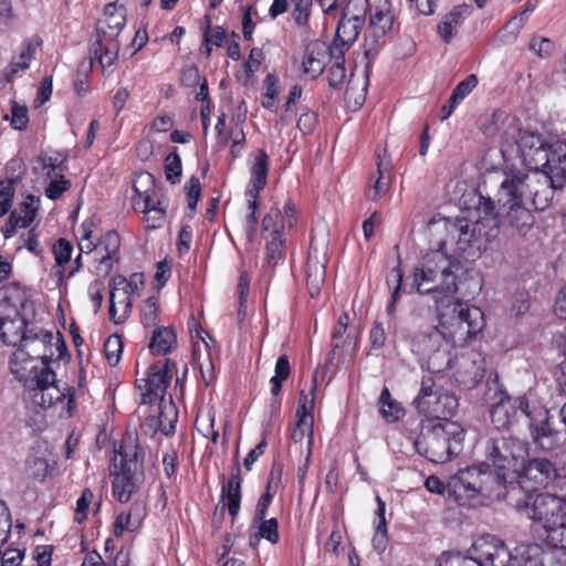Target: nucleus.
Masks as SVG:
<instances>
[{
  "label": "nucleus",
  "instance_id": "f257e3e1",
  "mask_svg": "<svg viewBox=\"0 0 566 566\" xmlns=\"http://www.w3.org/2000/svg\"><path fill=\"white\" fill-rule=\"evenodd\" d=\"M528 458V443L514 437H496L486 446V462L469 465L453 479V489L464 484L471 494L483 500H502L509 484L518 481L523 461Z\"/></svg>",
  "mask_w": 566,
  "mask_h": 566
},
{
  "label": "nucleus",
  "instance_id": "f03ea898",
  "mask_svg": "<svg viewBox=\"0 0 566 566\" xmlns=\"http://www.w3.org/2000/svg\"><path fill=\"white\" fill-rule=\"evenodd\" d=\"M36 357L17 349L10 358V370L25 391V401L34 410L52 409L60 418H71L76 409V390L56 379L50 366L36 365Z\"/></svg>",
  "mask_w": 566,
  "mask_h": 566
},
{
  "label": "nucleus",
  "instance_id": "7ed1b4c3",
  "mask_svg": "<svg viewBox=\"0 0 566 566\" xmlns=\"http://www.w3.org/2000/svg\"><path fill=\"white\" fill-rule=\"evenodd\" d=\"M484 326V314L480 307L457 301L450 313L439 315V326H429L411 337V350L429 356L438 350L442 338L453 347L463 346L481 333Z\"/></svg>",
  "mask_w": 566,
  "mask_h": 566
},
{
  "label": "nucleus",
  "instance_id": "20e7f679",
  "mask_svg": "<svg viewBox=\"0 0 566 566\" xmlns=\"http://www.w3.org/2000/svg\"><path fill=\"white\" fill-rule=\"evenodd\" d=\"M492 211L493 200L480 196L475 208L476 219L457 218L448 229L444 240L447 245H454V252L467 260L479 258L482 251L488 249V244L497 237V221Z\"/></svg>",
  "mask_w": 566,
  "mask_h": 566
},
{
  "label": "nucleus",
  "instance_id": "39448f33",
  "mask_svg": "<svg viewBox=\"0 0 566 566\" xmlns=\"http://www.w3.org/2000/svg\"><path fill=\"white\" fill-rule=\"evenodd\" d=\"M462 264L447 253V241L439 249L428 252L418 268L413 271V284L420 294H441L436 296L437 302L443 297L453 296L460 289L459 272Z\"/></svg>",
  "mask_w": 566,
  "mask_h": 566
},
{
  "label": "nucleus",
  "instance_id": "423d86ee",
  "mask_svg": "<svg viewBox=\"0 0 566 566\" xmlns=\"http://www.w3.org/2000/svg\"><path fill=\"white\" fill-rule=\"evenodd\" d=\"M516 510L532 521L531 534L539 546H546L566 522V497L548 492H526Z\"/></svg>",
  "mask_w": 566,
  "mask_h": 566
},
{
  "label": "nucleus",
  "instance_id": "0eeeda50",
  "mask_svg": "<svg viewBox=\"0 0 566 566\" xmlns=\"http://www.w3.org/2000/svg\"><path fill=\"white\" fill-rule=\"evenodd\" d=\"M94 221L85 220L78 229L80 253L72 261L69 271H65V280L73 277L83 268L82 254L94 253L91 273L99 279L111 274L114 265L120 261V237L116 230L103 232L96 240L93 237Z\"/></svg>",
  "mask_w": 566,
  "mask_h": 566
},
{
  "label": "nucleus",
  "instance_id": "6e6552de",
  "mask_svg": "<svg viewBox=\"0 0 566 566\" xmlns=\"http://www.w3.org/2000/svg\"><path fill=\"white\" fill-rule=\"evenodd\" d=\"M525 178L521 176L506 177L497 193L499 208L493 202L492 216L497 221L496 230L500 228L511 229L518 235L525 237L533 228L535 218L532 211L524 207L521 186Z\"/></svg>",
  "mask_w": 566,
  "mask_h": 566
},
{
  "label": "nucleus",
  "instance_id": "1a4fd4ad",
  "mask_svg": "<svg viewBox=\"0 0 566 566\" xmlns=\"http://www.w3.org/2000/svg\"><path fill=\"white\" fill-rule=\"evenodd\" d=\"M464 429L454 421L438 422L415 441L416 450L430 462L446 463L463 449Z\"/></svg>",
  "mask_w": 566,
  "mask_h": 566
},
{
  "label": "nucleus",
  "instance_id": "9d476101",
  "mask_svg": "<svg viewBox=\"0 0 566 566\" xmlns=\"http://www.w3.org/2000/svg\"><path fill=\"white\" fill-rule=\"evenodd\" d=\"M520 147L523 161L534 178L555 168L566 171V138L547 144L539 134L528 133L522 136Z\"/></svg>",
  "mask_w": 566,
  "mask_h": 566
},
{
  "label": "nucleus",
  "instance_id": "9b49d317",
  "mask_svg": "<svg viewBox=\"0 0 566 566\" xmlns=\"http://www.w3.org/2000/svg\"><path fill=\"white\" fill-rule=\"evenodd\" d=\"M418 413L428 419L450 421L459 407L458 398L438 386L432 375H424L412 401Z\"/></svg>",
  "mask_w": 566,
  "mask_h": 566
},
{
  "label": "nucleus",
  "instance_id": "f8f14e48",
  "mask_svg": "<svg viewBox=\"0 0 566 566\" xmlns=\"http://www.w3.org/2000/svg\"><path fill=\"white\" fill-rule=\"evenodd\" d=\"M175 375H177V363L170 358H161L150 364L145 376L135 381L140 403L153 407L164 401Z\"/></svg>",
  "mask_w": 566,
  "mask_h": 566
},
{
  "label": "nucleus",
  "instance_id": "ddd939ff",
  "mask_svg": "<svg viewBox=\"0 0 566 566\" xmlns=\"http://www.w3.org/2000/svg\"><path fill=\"white\" fill-rule=\"evenodd\" d=\"M555 169L547 170L546 174H541L536 178L521 172L515 175L525 178L521 186L522 196L524 195V188H526L530 196H532V202L536 210H545L552 202L554 192L566 187V171H563L562 168Z\"/></svg>",
  "mask_w": 566,
  "mask_h": 566
},
{
  "label": "nucleus",
  "instance_id": "4468645a",
  "mask_svg": "<svg viewBox=\"0 0 566 566\" xmlns=\"http://www.w3.org/2000/svg\"><path fill=\"white\" fill-rule=\"evenodd\" d=\"M395 15L389 3L376 7L370 11L369 23L364 36V55L367 66L376 59L386 43V35L394 27Z\"/></svg>",
  "mask_w": 566,
  "mask_h": 566
},
{
  "label": "nucleus",
  "instance_id": "2eb2a0df",
  "mask_svg": "<svg viewBox=\"0 0 566 566\" xmlns=\"http://www.w3.org/2000/svg\"><path fill=\"white\" fill-rule=\"evenodd\" d=\"M54 336L52 332L45 331L39 326H31L27 329V336L19 349L25 350L31 357H36L42 365L50 366L55 357H60L62 352L66 349L62 338H57L53 343Z\"/></svg>",
  "mask_w": 566,
  "mask_h": 566
},
{
  "label": "nucleus",
  "instance_id": "dca6fc26",
  "mask_svg": "<svg viewBox=\"0 0 566 566\" xmlns=\"http://www.w3.org/2000/svg\"><path fill=\"white\" fill-rule=\"evenodd\" d=\"M520 484H531L534 488H557L562 475L555 463L546 458H532L523 461V468L518 472Z\"/></svg>",
  "mask_w": 566,
  "mask_h": 566
},
{
  "label": "nucleus",
  "instance_id": "f3484780",
  "mask_svg": "<svg viewBox=\"0 0 566 566\" xmlns=\"http://www.w3.org/2000/svg\"><path fill=\"white\" fill-rule=\"evenodd\" d=\"M467 554L482 566H507L511 560V551L505 543L491 534L478 537Z\"/></svg>",
  "mask_w": 566,
  "mask_h": 566
},
{
  "label": "nucleus",
  "instance_id": "a211bd4d",
  "mask_svg": "<svg viewBox=\"0 0 566 566\" xmlns=\"http://www.w3.org/2000/svg\"><path fill=\"white\" fill-rule=\"evenodd\" d=\"M452 368V379L461 390L476 387L485 375V361L481 353L471 350L455 357Z\"/></svg>",
  "mask_w": 566,
  "mask_h": 566
},
{
  "label": "nucleus",
  "instance_id": "6ab92c4d",
  "mask_svg": "<svg viewBox=\"0 0 566 566\" xmlns=\"http://www.w3.org/2000/svg\"><path fill=\"white\" fill-rule=\"evenodd\" d=\"M528 420L531 438L534 444L545 452H552L562 446L563 434L549 423L548 410L533 403Z\"/></svg>",
  "mask_w": 566,
  "mask_h": 566
},
{
  "label": "nucleus",
  "instance_id": "aec40b11",
  "mask_svg": "<svg viewBox=\"0 0 566 566\" xmlns=\"http://www.w3.org/2000/svg\"><path fill=\"white\" fill-rule=\"evenodd\" d=\"M533 405L526 396L506 397L491 409V422L497 430H507L517 422L520 416L532 417Z\"/></svg>",
  "mask_w": 566,
  "mask_h": 566
},
{
  "label": "nucleus",
  "instance_id": "412c9836",
  "mask_svg": "<svg viewBox=\"0 0 566 566\" xmlns=\"http://www.w3.org/2000/svg\"><path fill=\"white\" fill-rule=\"evenodd\" d=\"M34 303L27 286L10 282L0 287V315L33 314Z\"/></svg>",
  "mask_w": 566,
  "mask_h": 566
},
{
  "label": "nucleus",
  "instance_id": "4be33fe9",
  "mask_svg": "<svg viewBox=\"0 0 566 566\" xmlns=\"http://www.w3.org/2000/svg\"><path fill=\"white\" fill-rule=\"evenodd\" d=\"M129 284L126 276L117 274L109 282V308L111 321L116 324H123L129 317L133 310L134 293L127 290Z\"/></svg>",
  "mask_w": 566,
  "mask_h": 566
},
{
  "label": "nucleus",
  "instance_id": "5701e85b",
  "mask_svg": "<svg viewBox=\"0 0 566 566\" xmlns=\"http://www.w3.org/2000/svg\"><path fill=\"white\" fill-rule=\"evenodd\" d=\"M463 471V469H459L453 475H451L447 483H444L437 475H429L424 481V486L430 493H436L439 495H447L449 500L455 502L459 506H475L476 504H481L482 501L478 492L471 494L470 491H467V485L464 484L459 490L453 489V479Z\"/></svg>",
  "mask_w": 566,
  "mask_h": 566
},
{
  "label": "nucleus",
  "instance_id": "b1692460",
  "mask_svg": "<svg viewBox=\"0 0 566 566\" xmlns=\"http://www.w3.org/2000/svg\"><path fill=\"white\" fill-rule=\"evenodd\" d=\"M40 207V198L28 195L19 206L12 210L6 224L1 228L4 239L12 238L18 228H28L35 219Z\"/></svg>",
  "mask_w": 566,
  "mask_h": 566
},
{
  "label": "nucleus",
  "instance_id": "393cba45",
  "mask_svg": "<svg viewBox=\"0 0 566 566\" xmlns=\"http://www.w3.org/2000/svg\"><path fill=\"white\" fill-rule=\"evenodd\" d=\"M238 457L239 452L237 451L230 479L227 484H223L221 490L222 511L227 507L232 520L238 516L241 507V488L243 480L241 478V467Z\"/></svg>",
  "mask_w": 566,
  "mask_h": 566
},
{
  "label": "nucleus",
  "instance_id": "a878e982",
  "mask_svg": "<svg viewBox=\"0 0 566 566\" xmlns=\"http://www.w3.org/2000/svg\"><path fill=\"white\" fill-rule=\"evenodd\" d=\"M125 23V9L117 7L116 3H108L104 9L103 17L97 21V39L116 41Z\"/></svg>",
  "mask_w": 566,
  "mask_h": 566
},
{
  "label": "nucleus",
  "instance_id": "bb28decb",
  "mask_svg": "<svg viewBox=\"0 0 566 566\" xmlns=\"http://www.w3.org/2000/svg\"><path fill=\"white\" fill-rule=\"evenodd\" d=\"M118 454L120 457L119 469H126L127 472H144L145 450L139 444L137 434L126 432L123 434L119 443Z\"/></svg>",
  "mask_w": 566,
  "mask_h": 566
},
{
  "label": "nucleus",
  "instance_id": "cd10ccee",
  "mask_svg": "<svg viewBox=\"0 0 566 566\" xmlns=\"http://www.w3.org/2000/svg\"><path fill=\"white\" fill-rule=\"evenodd\" d=\"M329 62L328 45L322 41H314L306 45L302 60L304 74L317 78L326 69Z\"/></svg>",
  "mask_w": 566,
  "mask_h": 566
},
{
  "label": "nucleus",
  "instance_id": "c85d7f7f",
  "mask_svg": "<svg viewBox=\"0 0 566 566\" xmlns=\"http://www.w3.org/2000/svg\"><path fill=\"white\" fill-rule=\"evenodd\" d=\"M28 314L0 315V338L8 346L21 347L27 336Z\"/></svg>",
  "mask_w": 566,
  "mask_h": 566
},
{
  "label": "nucleus",
  "instance_id": "c756f323",
  "mask_svg": "<svg viewBox=\"0 0 566 566\" xmlns=\"http://www.w3.org/2000/svg\"><path fill=\"white\" fill-rule=\"evenodd\" d=\"M178 348V333L174 324L151 328L148 349L153 356H167Z\"/></svg>",
  "mask_w": 566,
  "mask_h": 566
},
{
  "label": "nucleus",
  "instance_id": "7c9ffc66",
  "mask_svg": "<svg viewBox=\"0 0 566 566\" xmlns=\"http://www.w3.org/2000/svg\"><path fill=\"white\" fill-rule=\"evenodd\" d=\"M473 9L469 4L454 6L451 11L443 15L439 22L437 30L444 43H450L457 34L458 29L463 24L464 20L469 18Z\"/></svg>",
  "mask_w": 566,
  "mask_h": 566
},
{
  "label": "nucleus",
  "instance_id": "2f4dec72",
  "mask_svg": "<svg viewBox=\"0 0 566 566\" xmlns=\"http://www.w3.org/2000/svg\"><path fill=\"white\" fill-rule=\"evenodd\" d=\"M142 471H126V469H119L114 474L113 480V495L120 503H127L133 493L138 489V476L142 475Z\"/></svg>",
  "mask_w": 566,
  "mask_h": 566
},
{
  "label": "nucleus",
  "instance_id": "473e14b6",
  "mask_svg": "<svg viewBox=\"0 0 566 566\" xmlns=\"http://www.w3.org/2000/svg\"><path fill=\"white\" fill-rule=\"evenodd\" d=\"M270 158L264 149H259L251 166V177L247 193L260 195L268 184Z\"/></svg>",
  "mask_w": 566,
  "mask_h": 566
},
{
  "label": "nucleus",
  "instance_id": "72a5a7b5",
  "mask_svg": "<svg viewBox=\"0 0 566 566\" xmlns=\"http://www.w3.org/2000/svg\"><path fill=\"white\" fill-rule=\"evenodd\" d=\"M392 180L391 165L389 161H384L379 156L377 157V176L373 184L366 191V196L377 201L384 197L389 190Z\"/></svg>",
  "mask_w": 566,
  "mask_h": 566
},
{
  "label": "nucleus",
  "instance_id": "f704fd0d",
  "mask_svg": "<svg viewBox=\"0 0 566 566\" xmlns=\"http://www.w3.org/2000/svg\"><path fill=\"white\" fill-rule=\"evenodd\" d=\"M329 62L327 67V81L331 87L340 88L346 80L345 52L338 50H329Z\"/></svg>",
  "mask_w": 566,
  "mask_h": 566
},
{
  "label": "nucleus",
  "instance_id": "c9c22d12",
  "mask_svg": "<svg viewBox=\"0 0 566 566\" xmlns=\"http://www.w3.org/2000/svg\"><path fill=\"white\" fill-rule=\"evenodd\" d=\"M119 45L117 41L96 39L91 51V63L98 62L103 70L114 64L117 59Z\"/></svg>",
  "mask_w": 566,
  "mask_h": 566
},
{
  "label": "nucleus",
  "instance_id": "e433bc0d",
  "mask_svg": "<svg viewBox=\"0 0 566 566\" xmlns=\"http://www.w3.org/2000/svg\"><path fill=\"white\" fill-rule=\"evenodd\" d=\"M55 261L56 285L60 287L65 281V265L71 261L73 244L65 238H60L52 247Z\"/></svg>",
  "mask_w": 566,
  "mask_h": 566
},
{
  "label": "nucleus",
  "instance_id": "4c0bfd02",
  "mask_svg": "<svg viewBox=\"0 0 566 566\" xmlns=\"http://www.w3.org/2000/svg\"><path fill=\"white\" fill-rule=\"evenodd\" d=\"M143 511L140 504L134 503L127 513L118 514L114 522V535L120 537L125 531L135 532L140 525Z\"/></svg>",
  "mask_w": 566,
  "mask_h": 566
},
{
  "label": "nucleus",
  "instance_id": "58836bf2",
  "mask_svg": "<svg viewBox=\"0 0 566 566\" xmlns=\"http://www.w3.org/2000/svg\"><path fill=\"white\" fill-rule=\"evenodd\" d=\"M378 406L381 417L388 423L397 422L405 416V408L391 397L389 388L386 386L381 389Z\"/></svg>",
  "mask_w": 566,
  "mask_h": 566
},
{
  "label": "nucleus",
  "instance_id": "ea45409f",
  "mask_svg": "<svg viewBox=\"0 0 566 566\" xmlns=\"http://www.w3.org/2000/svg\"><path fill=\"white\" fill-rule=\"evenodd\" d=\"M167 200L157 198L156 201L147 208H139L138 211L144 213V222L146 230L159 229L164 226L167 218Z\"/></svg>",
  "mask_w": 566,
  "mask_h": 566
},
{
  "label": "nucleus",
  "instance_id": "a19ab883",
  "mask_svg": "<svg viewBox=\"0 0 566 566\" xmlns=\"http://www.w3.org/2000/svg\"><path fill=\"white\" fill-rule=\"evenodd\" d=\"M153 407L157 409V417H160L163 424V433L166 437L172 436L176 432V422L178 419V411L172 402L171 397L164 399L159 403H155Z\"/></svg>",
  "mask_w": 566,
  "mask_h": 566
},
{
  "label": "nucleus",
  "instance_id": "79ce46f5",
  "mask_svg": "<svg viewBox=\"0 0 566 566\" xmlns=\"http://www.w3.org/2000/svg\"><path fill=\"white\" fill-rule=\"evenodd\" d=\"M160 301L156 295L146 298L139 308V318L144 328L149 329L159 326L160 323Z\"/></svg>",
  "mask_w": 566,
  "mask_h": 566
},
{
  "label": "nucleus",
  "instance_id": "37998d69",
  "mask_svg": "<svg viewBox=\"0 0 566 566\" xmlns=\"http://www.w3.org/2000/svg\"><path fill=\"white\" fill-rule=\"evenodd\" d=\"M265 240V262L269 268H275L285 255V239L284 235H276L270 238L266 235Z\"/></svg>",
  "mask_w": 566,
  "mask_h": 566
},
{
  "label": "nucleus",
  "instance_id": "c03bdc74",
  "mask_svg": "<svg viewBox=\"0 0 566 566\" xmlns=\"http://www.w3.org/2000/svg\"><path fill=\"white\" fill-rule=\"evenodd\" d=\"M347 331L334 327L332 332V352L328 361L332 363L334 358L340 357L352 344H354L350 356H353L356 346V339L350 334L346 335Z\"/></svg>",
  "mask_w": 566,
  "mask_h": 566
},
{
  "label": "nucleus",
  "instance_id": "a18cd8bd",
  "mask_svg": "<svg viewBox=\"0 0 566 566\" xmlns=\"http://www.w3.org/2000/svg\"><path fill=\"white\" fill-rule=\"evenodd\" d=\"M291 374V365L287 355H281L275 364L274 376L270 379L271 392L279 396L282 391L283 382Z\"/></svg>",
  "mask_w": 566,
  "mask_h": 566
},
{
  "label": "nucleus",
  "instance_id": "49530a36",
  "mask_svg": "<svg viewBox=\"0 0 566 566\" xmlns=\"http://www.w3.org/2000/svg\"><path fill=\"white\" fill-rule=\"evenodd\" d=\"M402 277L403 273L401 270V262L399 259L398 264L395 268H392L387 275V284L389 287H392L390 302L387 305L388 315H394L396 311V303L399 297Z\"/></svg>",
  "mask_w": 566,
  "mask_h": 566
},
{
  "label": "nucleus",
  "instance_id": "de8ad7c7",
  "mask_svg": "<svg viewBox=\"0 0 566 566\" xmlns=\"http://www.w3.org/2000/svg\"><path fill=\"white\" fill-rule=\"evenodd\" d=\"M35 54V45L31 42H24L23 48L18 57L13 59L8 66V76L15 75L19 71H23L30 66Z\"/></svg>",
  "mask_w": 566,
  "mask_h": 566
},
{
  "label": "nucleus",
  "instance_id": "09e8293b",
  "mask_svg": "<svg viewBox=\"0 0 566 566\" xmlns=\"http://www.w3.org/2000/svg\"><path fill=\"white\" fill-rule=\"evenodd\" d=\"M53 469L54 465H51L49 460L43 457H33L27 462V470L30 478L41 483L45 482Z\"/></svg>",
  "mask_w": 566,
  "mask_h": 566
},
{
  "label": "nucleus",
  "instance_id": "8fccbe9b",
  "mask_svg": "<svg viewBox=\"0 0 566 566\" xmlns=\"http://www.w3.org/2000/svg\"><path fill=\"white\" fill-rule=\"evenodd\" d=\"M259 197H260V195L245 192L249 212L245 217L244 228H245V233H247V237L249 240H252L253 237L255 235L256 228L259 224V218L256 216V211H258L259 205H260Z\"/></svg>",
  "mask_w": 566,
  "mask_h": 566
},
{
  "label": "nucleus",
  "instance_id": "3c124183",
  "mask_svg": "<svg viewBox=\"0 0 566 566\" xmlns=\"http://www.w3.org/2000/svg\"><path fill=\"white\" fill-rule=\"evenodd\" d=\"M124 348V340L122 335L113 334L109 335L104 342V354L107 363L115 367L118 365Z\"/></svg>",
  "mask_w": 566,
  "mask_h": 566
},
{
  "label": "nucleus",
  "instance_id": "603ef678",
  "mask_svg": "<svg viewBox=\"0 0 566 566\" xmlns=\"http://www.w3.org/2000/svg\"><path fill=\"white\" fill-rule=\"evenodd\" d=\"M258 532L255 534V539L259 538L266 539L271 544L275 545L280 542V533H279V522L275 517L264 520H258Z\"/></svg>",
  "mask_w": 566,
  "mask_h": 566
},
{
  "label": "nucleus",
  "instance_id": "864d4df0",
  "mask_svg": "<svg viewBox=\"0 0 566 566\" xmlns=\"http://www.w3.org/2000/svg\"><path fill=\"white\" fill-rule=\"evenodd\" d=\"M282 218V212L279 208H273L266 213L262 220V235L265 238L269 235L270 238L276 235H283V223L280 222Z\"/></svg>",
  "mask_w": 566,
  "mask_h": 566
},
{
  "label": "nucleus",
  "instance_id": "5fc2aeb1",
  "mask_svg": "<svg viewBox=\"0 0 566 566\" xmlns=\"http://www.w3.org/2000/svg\"><path fill=\"white\" fill-rule=\"evenodd\" d=\"M72 187L70 179L65 178L62 174L54 175V178L46 185L44 195L50 200H59Z\"/></svg>",
  "mask_w": 566,
  "mask_h": 566
},
{
  "label": "nucleus",
  "instance_id": "6e6d98bb",
  "mask_svg": "<svg viewBox=\"0 0 566 566\" xmlns=\"http://www.w3.org/2000/svg\"><path fill=\"white\" fill-rule=\"evenodd\" d=\"M434 566H482L468 554L442 552L436 559Z\"/></svg>",
  "mask_w": 566,
  "mask_h": 566
},
{
  "label": "nucleus",
  "instance_id": "4d7b16f0",
  "mask_svg": "<svg viewBox=\"0 0 566 566\" xmlns=\"http://www.w3.org/2000/svg\"><path fill=\"white\" fill-rule=\"evenodd\" d=\"M292 11L291 15L295 24L300 28L307 27L313 0H291Z\"/></svg>",
  "mask_w": 566,
  "mask_h": 566
},
{
  "label": "nucleus",
  "instance_id": "13d9d810",
  "mask_svg": "<svg viewBox=\"0 0 566 566\" xmlns=\"http://www.w3.org/2000/svg\"><path fill=\"white\" fill-rule=\"evenodd\" d=\"M175 150H177L175 148ZM182 172L181 158L177 151L169 153L165 158V175L166 179L171 184L180 181Z\"/></svg>",
  "mask_w": 566,
  "mask_h": 566
},
{
  "label": "nucleus",
  "instance_id": "bf43d9fd",
  "mask_svg": "<svg viewBox=\"0 0 566 566\" xmlns=\"http://www.w3.org/2000/svg\"><path fill=\"white\" fill-rule=\"evenodd\" d=\"M15 193L12 179L0 180V218L4 217L12 208Z\"/></svg>",
  "mask_w": 566,
  "mask_h": 566
},
{
  "label": "nucleus",
  "instance_id": "052dcab7",
  "mask_svg": "<svg viewBox=\"0 0 566 566\" xmlns=\"http://www.w3.org/2000/svg\"><path fill=\"white\" fill-rule=\"evenodd\" d=\"M274 491H272V483L271 481L268 482L264 493L259 497L252 523L256 524L258 520H264L268 515L269 506L271 505L273 497H274Z\"/></svg>",
  "mask_w": 566,
  "mask_h": 566
},
{
  "label": "nucleus",
  "instance_id": "680f3d73",
  "mask_svg": "<svg viewBox=\"0 0 566 566\" xmlns=\"http://www.w3.org/2000/svg\"><path fill=\"white\" fill-rule=\"evenodd\" d=\"M94 494L91 489L83 490L81 496L76 501V509L74 513V522L82 524L87 520L90 505L92 504Z\"/></svg>",
  "mask_w": 566,
  "mask_h": 566
},
{
  "label": "nucleus",
  "instance_id": "e2e57ef3",
  "mask_svg": "<svg viewBox=\"0 0 566 566\" xmlns=\"http://www.w3.org/2000/svg\"><path fill=\"white\" fill-rule=\"evenodd\" d=\"M479 78L475 74H469L463 81L459 82L453 88L451 96L453 101H458L460 104L462 101L471 94V92L478 86Z\"/></svg>",
  "mask_w": 566,
  "mask_h": 566
},
{
  "label": "nucleus",
  "instance_id": "0e129e2a",
  "mask_svg": "<svg viewBox=\"0 0 566 566\" xmlns=\"http://www.w3.org/2000/svg\"><path fill=\"white\" fill-rule=\"evenodd\" d=\"M67 160V156H62L59 153H55L53 155L44 154L40 157V161L44 169H46V176L52 177L53 175H56V170H64L65 163Z\"/></svg>",
  "mask_w": 566,
  "mask_h": 566
},
{
  "label": "nucleus",
  "instance_id": "69168bd1",
  "mask_svg": "<svg viewBox=\"0 0 566 566\" xmlns=\"http://www.w3.org/2000/svg\"><path fill=\"white\" fill-rule=\"evenodd\" d=\"M317 120V114L314 111L304 107L297 119L296 126L303 135H310L314 132Z\"/></svg>",
  "mask_w": 566,
  "mask_h": 566
},
{
  "label": "nucleus",
  "instance_id": "338daca9",
  "mask_svg": "<svg viewBox=\"0 0 566 566\" xmlns=\"http://www.w3.org/2000/svg\"><path fill=\"white\" fill-rule=\"evenodd\" d=\"M531 306L530 293L525 290L516 291L513 295L511 313L515 317L524 315Z\"/></svg>",
  "mask_w": 566,
  "mask_h": 566
},
{
  "label": "nucleus",
  "instance_id": "774afa93",
  "mask_svg": "<svg viewBox=\"0 0 566 566\" xmlns=\"http://www.w3.org/2000/svg\"><path fill=\"white\" fill-rule=\"evenodd\" d=\"M179 465L178 452L170 446L163 455V469L165 475L171 480L175 479Z\"/></svg>",
  "mask_w": 566,
  "mask_h": 566
}]
</instances>
